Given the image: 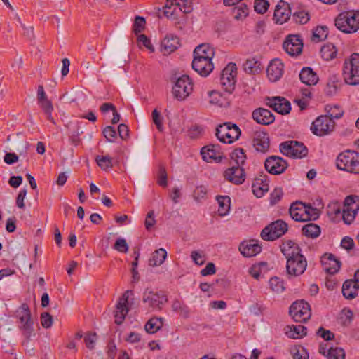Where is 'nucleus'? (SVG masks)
<instances>
[{
  "mask_svg": "<svg viewBox=\"0 0 359 359\" xmlns=\"http://www.w3.org/2000/svg\"><path fill=\"white\" fill-rule=\"evenodd\" d=\"M283 195V191L282 188L280 187H276L274 189V190L271 194L270 196V203L272 205H275L278 203L280 199L282 198Z\"/></svg>",
  "mask_w": 359,
  "mask_h": 359,
  "instance_id": "obj_60",
  "label": "nucleus"
},
{
  "mask_svg": "<svg viewBox=\"0 0 359 359\" xmlns=\"http://www.w3.org/2000/svg\"><path fill=\"white\" fill-rule=\"evenodd\" d=\"M291 16V10L289 4L280 0L276 6L273 18L276 24L282 25L286 22Z\"/></svg>",
  "mask_w": 359,
  "mask_h": 359,
  "instance_id": "obj_22",
  "label": "nucleus"
},
{
  "mask_svg": "<svg viewBox=\"0 0 359 359\" xmlns=\"http://www.w3.org/2000/svg\"><path fill=\"white\" fill-rule=\"evenodd\" d=\"M193 90V83L187 75H182L176 81L173 88L172 93L178 100H184Z\"/></svg>",
  "mask_w": 359,
  "mask_h": 359,
  "instance_id": "obj_15",
  "label": "nucleus"
},
{
  "mask_svg": "<svg viewBox=\"0 0 359 359\" xmlns=\"http://www.w3.org/2000/svg\"><path fill=\"white\" fill-rule=\"evenodd\" d=\"M283 47L288 55L294 57L302 53L303 43L299 36L290 35L284 41Z\"/></svg>",
  "mask_w": 359,
  "mask_h": 359,
  "instance_id": "obj_18",
  "label": "nucleus"
},
{
  "mask_svg": "<svg viewBox=\"0 0 359 359\" xmlns=\"http://www.w3.org/2000/svg\"><path fill=\"white\" fill-rule=\"evenodd\" d=\"M231 158L236 164V166L243 167L247 157L243 148H236L231 154Z\"/></svg>",
  "mask_w": 359,
  "mask_h": 359,
  "instance_id": "obj_42",
  "label": "nucleus"
},
{
  "mask_svg": "<svg viewBox=\"0 0 359 359\" xmlns=\"http://www.w3.org/2000/svg\"><path fill=\"white\" fill-rule=\"evenodd\" d=\"M289 313L294 321L299 323H306L311 316L310 305L304 300L293 302Z\"/></svg>",
  "mask_w": 359,
  "mask_h": 359,
  "instance_id": "obj_13",
  "label": "nucleus"
},
{
  "mask_svg": "<svg viewBox=\"0 0 359 359\" xmlns=\"http://www.w3.org/2000/svg\"><path fill=\"white\" fill-rule=\"evenodd\" d=\"M320 53L324 60L330 61L336 57L337 50L332 43H327L321 48Z\"/></svg>",
  "mask_w": 359,
  "mask_h": 359,
  "instance_id": "obj_41",
  "label": "nucleus"
},
{
  "mask_svg": "<svg viewBox=\"0 0 359 359\" xmlns=\"http://www.w3.org/2000/svg\"><path fill=\"white\" fill-rule=\"evenodd\" d=\"M215 55L214 48L208 43L198 46L194 50V57H202L212 60Z\"/></svg>",
  "mask_w": 359,
  "mask_h": 359,
  "instance_id": "obj_35",
  "label": "nucleus"
},
{
  "mask_svg": "<svg viewBox=\"0 0 359 359\" xmlns=\"http://www.w3.org/2000/svg\"><path fill=\"white\" fill-rule=\"evenodd\" d=\"M343 75L347 84H359V53H354L344 60Z\"/></svg>",
  "mask_w": 359,
  "mask_h": 359,
  "instance_id": "obj_4",
  "label": "nucleus"
},
{
  "mask_svg": "<svg viewBox=\"0 0 359 359\" xmlns=\"http://www.w3.org/2000/svg\"><path fill=\"white\" fill-rule=\"evenodd\" d=\"M280 248L287 259V273L294 276L303 274L307 267V260L302 254L299 245L292 240H287L283 241Z\"/></svg>",
  "mask_w": 359,
  "mask_h": 359,
  "instance_id": "obj_1",
  "label": "nucleus"
},
{
  "mask_svg": "<svg viewBox=\"0 0 359 359\" xmlns=\"http://www.w3.org/2000/svg\"><path fill=\"white\" fill-rule=\"evenodd\" d=\"M202 158L206 162H212L213 161L220 162L222 159L221 152L218 149V147L210 144L203 147L201 150Z\"/></svg>",
  "mask_w": 359,
  "mask_h": 359,
  "instance_id": "obj_28",
  "label": "nucleus"
},
{
  "mask_svg": "<svg viewBox=\"0 0 359 359\" xmlns=\"http://www.w3.org/2000/svg\"><path fill=\"white\" fill-rule=\"evenodd\" d=\"M343 296L347 299H353L358 295V288L353 279L346 280L342 285Z\"/></svg>",
  "mask_w": 359,
  "mask_h": 359,
  "instance_id": "obj_33",
  "label": "nucleus"
},
{
  "mask_svg": "<svg viewBox=\"0 0 359 359\" xmlns=\"http://www.w3.org/2000/svg\"><path fill=\"white\" fill-rule=\"evenodd\" d=\"M337 28L344 33H355L359 29V11H348L339 13L335 19Z\"/></svg>",
  "mask_w": 359,
  "mask_h": 359,
  "instance_id": "obj_2",
  "label": "nucleus"
},
{
  "mask_svg": "<svg viewBox=\"0 0 359 359\" xmlns=\"http://www.w3.org/2000/svg\"><path fill=\"white\" fill-rule=\"evenodd\" d=\"M190 13L193 10L192 0H167L163 6V14L168 18L176 19V10Z\"/></svg>",
  "mask_w": 359,
  "mask_h": 359,
  "instance_id": "obj_8",
  "label": "nucleus"
},
{
  "mask_svg": "<svg viewBox=\"0 0 359 359\" xmlns=\"http://www.w3.org/2000/svg\"><path fill=\"white\" fill-rule=\"evenodd\" d=\"M293 20L299 24H305L309 20V15L304 11L295 12L292 15Z\"/></svg>",
  "mask_w": 359,
  "mask_h": 359,
  "instance_id": "obj_56",
  "label": "nucleus"
},
{
  "mask_svg": "<svg viewBox=\"0 0 359 359\" xmlns=\"http://www.w3.org/2000/svg\"><path fill=\"white\" fill-rule=\"evenodd\" d=\"M168 300L165 292L162 290L154 291L147 289L143 293L142 302L150 311H161Z\"/></svg>",
  "mask_w": 359,
  "mask_h": 359,
  "instance_id": "obj_5",
  "label": "nucleus"
},
{
  "mask_svg": "<svg viewBox=\"0 0 359 359\" xmlns=\"http://www.w3.org/2000/svg\"><path fill=\"white\" fill-rule=\"evenodd\" d=\"M152 120L154 123L156 125V128L159 132H163L164 127L163 123V118L161 116V113L155 109L151 114Z\"/></svg>",
  "mask_w": 359,
  "mask_h": 359,
  "instance_id": "obj_54",
  "label": "nucleus"
},
{
  "mask_svg": "<svg viewBox=\"0 0 359 359\" xmlns=\"http://www.w3.org/2000/svg\"><path fill=\"white\" fill-rule=\"evenodd\" d=\"M157 183L162 187H166L168 185V175L165 168L161 165L157 174Z\"/></svg>",
  "mask_w": 359,
  "mask_h": 359,
  "instance_id": "obj_52",
  "label": "nucleus"
},
{
  "mask_svg": "<svg viewBox=\"0 0 359 359\" xmlns=\"http://www.w3.org/2000/svg\"><path fill=\"white\" fill-rule=\"evenodd\" d=\"M114 248L118 252L126 253L128 251V245L126 239L118 238L114 245Z\"/></svg>",
  "mask_w": 359,
  "mask_h": 359,
  "instance_id": "obj_59",
  "label": "nucleus"
},
{
  "mask_svg": "<svg viewBox=\"0 0 359 359\" xmlns=\"http://www.w3.org/2000/svg\"><path fill=\"white\" fill-rule=\"evenodd\" d=\"M95 161L98 166L103 170H107L113 167L112 158L109 156H97Z\"/></svg>",
  "mask_w": 359,
  "mask_h": 359,
  "instance_id": "obj_47",
  "label": "nucleus"
},
{
  "mask_svg": "<svg viewBox=\"0 0 359 359\" xmlns=\"http://www.w3.org/2000/svg\"><path fill=\"white\" fill-rule=\"evenodd\" d=\"M269 285L270 288L277 293L283 292L285 290L284 281L277 276L271 278Z\"/></svg>",
  "mask_w": 359,
  "mask_h": 359,
  "instance_id": "obj_45",
  "label": "nucleus"
},
{
  "mask_svg": "<svg viewBox=\"0 0 359 359\" xmlns=\"http://www.w3.org/2000/svg\"><path fill=\"white\" fill-rule=\"evenodd\" d=\"M283 72L284 65L278 58L272 60L266 69L267 76L273 82L278 81L282 77Z\"/></svg>",
  "mask_w": 359,
  "mask_h": 359,
  "instance_id": "obj_24",
  "label": "nucleus"
},
{
  "mask_svg": "<svg viewBox=\"0 0 359 359\" xmlns=\"http://www.w3.org/2000/svg\"><path fill=\"white\" fill-rule=\"evenodd\" d=\"M290 217L296 222H305L306 213V203L297 201L292 203L289 209Z\"/></svg>",
  "mask_w": 359,
  "mask_h": 359,
  "instance_id": "obj_25",
  "label": "nucleus"
},
{
  "mask_svg": "<svg viewBox=\"0 0 359 359\" xmlns=\"http://www.w3.org/2000/svg\"><path fill=\"white\" fill-rule=\"evenodd\" d=\"M219 204L218 213L220 216L226 215L230 210L231 199L228 196H217L216 198Z\"/></svg>",
  "mask_w": 359,
  "mask_h": 359,
  "instance_id": "obj_40",
  "label": "nucleus"
},
{
  "mask_svg": "<svg viewBox=\"0 0 359 359\" xmlns=\"http://www.w3.org/2000/svg\"><path fill=\"white\" fill-rule=\"evenodd\" d=\"M41 109L46 114L47 119L53 124H55L54 118L52 116V112L53 111V106L52 102H47L45 106L41 107Z\"/></svg>",
  "mask_w": 359,
  "mask_h": 359,
  "instance_id": "obj_62",
  "label": "nucleus"
},
{
  "mask_svg": "<svg viewBox=\"0 0 359 359\" xmlns=\"http://www.w3.org/2000/svg\"><path fill=\"white\" fill-rule=\"evenodd\" d=\"M130 294H133L132 290H127L119 299L114 311L115 323L121 325L124 320L128 313V298Z\"/></svg>",
  "mask_w": 359,
  "mask_h": 359,
  "instance_id": "obj_17",
  "label": "nucleus"
},
{
  "mask_svg": "<svg viewBox=\"0 0 359 359\" xmlns=\"http://www.w3.org/2000/svg\"><path fill=\"white\" fill-rule=\"evenodd\" d=\"M287 231V224L282 219H278L262 231L261 237L265 241H274L285 235Z\"/></svg>",
  "mask_w": 359,
  "mask_h": 359,
  "instance_id": "obj_10",
  "label": "nucleus"
},
{
  "mask_svg": "<svg viewBox=\"0 0 359 359\" xmlns=\"http://www.w3.org/2000/svg\"><path fill=\"white\" fill-rule=\"evenodd\" d=\"M280 151L292 158H302L307 156L308 149L304 143L297 140L285 141L279 145Z\"/></svg>",
  "mask_w": 359,
  "mask_h": 359,
  "instance_id": "obj_6",
  "label": "nucleus"
},
{
  "mask_svg": "<svg viewBox=\"0 0 359 359\" xmlns=\"http://www.w3.org/2000/svg\"><path fill=\"white\" fill-rule=\"evenodd\" d=\"M336 123L327 115H321L316 118L311 126V132L317 136H325L332 132Z\"/></svg>",
  "mask_w": 359,
  "mask_h": 359,
  "instance_id": "obj_11",
  "label": "nucleus"
},
{
  "mask_svg": "<svg viewBox=\"0 0 359 359\" xmlns=\"http://www.w3.org/2000/svg\"><path fill=\"white\" fill-rule=\"evenodd\" d=\"M339 88V81L335 78L329 79L324 89V92L327 96L334 95Z\"/></svg>",
  "mask_w": 359,
  "mask_h": 359,
  "instance_id": "obj_46",
  "label": "nucleus"
},
{
  "mask_svg": "<svg viewBox=\"0 0 359 359\" xmlns=\"http://www.w3.org/2000/svg\"><path fill=\"white\" fill-rule=\"evenodd\" d=\"M37 100L41 107L45 106L47 102H51L47 97L43 86L39 85L37 89Z\"/></svg>",
  "mask_w": 359,
  "mask_h": 359,
  "instance_id": "obj_58",
  "label": "nucleus"
},
{
  "mask_svg": "<svg viewBox=\"0 0 359 359\" xmlns=\"http://www.w3.org/2000/svg\"><path fill=\"white\" fill-rule=\"evenodd\" d=\"M191 257L194 262L197 265H203L205 262V255L198 251H192Z\"/></svg>",
  "mask_w": 359,
  "mask_h": 359,
  "instance_id": "obj_64",
  "label": "nucleus"
},
{
  "mask_svg": "<svg viewBox=\"0 0 359 359\" xmlns=\"http://www.w3.org/2000/svg\"><path fill=\"white\" fill-rule=\"evenodd\" d=\"M17 317L19 318L20 322L19 329L22 331L23 334L27 338H29L34 331V329L33 321L31 317V311L27 304L24 303L20 306L19 310L17 311Z\"/></svg>",
  "mask_w": 359,
  "mask_h": 359,
  "instance_id": "obj_14",
  "label": "nucleus"
},
{
  "mask_svg": "<svg viewBox=\"0 0 359 359\" xmlns=\"http://www.w3.org/2000/svg\"><path fill=\"white\" fill-rule=\"evenodd\" d=\"M243 69L247 74H255L262 70V64L260 61L255 57L246 60L243 64Z\"/></svg>",
  "mask_w": 359,
  "mask_h": 359,
  "instance_id": "obj_36",
  "label": "nucleus"
},
{
  "mask_svg": "<svg viewBox=\"0 0 359 359\" xmlns=\"http://www.w3.org/2000/svg\"><path fill=\"white\" fill-rule=\"evenodd\" d=\"M287 166V162L278 156H271L264 162L266 170L272 175H280L284 172Z\"/></svg>",
  "mask_w": 359,
  "mask_h": 359,
  "instance_id": "obj_16",
  "label": "nucleus"
},
{
  "mask_svg": "<svg viewBox=\"0 0 359 359\" xmlns=\"http://www.w3.org/2000/svg\"><path fill=\"white\" fill-rule=\"evenodd\" d=\"M241 134L239 127L231 122H226L218 126L215 135L217 139L223 142L231 144L238 140Z\"/></svg>",
  "mask_w": 359,
  "mask_h": 359,
  "instance_id": "obj_7",
  "label": "nucleus"
},
{
  "mask_svg": "<svg viewBox=\"0 0 359 359\" xmlns=\"http://www.w3.org/2000/svg\"><path fill=\"white\" fill-rule=\"evenodd\" d=\"M359 210V196L350 195L345 198L342 210V219L346 224H351Z\"/></svg>",
  "mask_w": 359,
  "mask_h": 359,
  "instance_id": "obj_12",
  "label": "nucleus"
},
{
  "mask_svg": "<svg viewBox=\"0 0 359 359\" xmlns=\"http://www.w3.org/2000/svg\"><path fill=\"white\" fill-rule=\"evenodd\" d=\"M336 165L339 170L359 174V153L350 150L340 153L337 158Z\"/></svg>",
  "mask_w": 359,
  "mask_h": 359,
  "instance_id": "obj_3",
  "label": "nucleus"
},
{
  "mask_svg": "<svg viewBox=\"0 0 359 359\" xmlns=\"http://www.w3.org/2000/svg\"><path fill=\"white\" fill-rule=\"evenodd\" d=\"M253 142L255 149L263 154L266 153L270 147L269 135L264 131L256 133Z\"/></svg>",
  "mask_w": 359,
  "mask_h": 359,
  "instance_id": "obj_30",
  "label": "nucleus"
},
{
  "mask_svg": "<svg viewBox=\"0 0 359 359\" xmlns=\"http://www.w3.org/2000/svg\"><path fill=\"white\" fill-rule=\"evenodd\" d=\"M327 359H345V352L343 348L339 347L330 348Z\"/></svg>",
  "mask_w": 359,
  "mask_h": 359,
  "instance_id": "obj_50",
  "label": "nucleus"
},
{
  "mask_svg": "<svg viewBox=\"0 0 359 359\" xmlns=\"http://www.w3.org/2000/svg\"><path fill=\"white\" fill-rule=\"evenodd\" d=\"M192 68L198 74L205 77L213 70L214 66L212 60L198 56L194 57Z\"/></svg>",
  "mask_w": 359,
  "mask_h": 359,
  "instance_id": "obj_20",
  "label": "nucleus"
},
{
  "mask_svg": "<svg viewBox=\"0 0 359 359\" xmlns=\"http://www.w3.org/2000/svg\"><path fill=\"white\" fill-rule=\"evenodd\" d=\"M180 46V39L175 35H167L161 42V47L165 54H170Z\"/></svg>",
  "mask_w": 359,
  "mask_h": 359,
  "instance_id": "obj_31",
  "label": "nucleus"
},
{
  "mask_svg": "<svg viewBox=\"0 0 359 359\" xmlns=\"http://www.w3.org/2000/svg\"><path fill=\"white\" fill-rule=\"evenodd\" d=\"M269 180L268 176L260 175V178H255L252 185V191L255 196L261 198L269 191Z\"/></svg>",
  "mask_w": 359,
  "mask_h": 359,
  "instance_id": "obj_27",
  "label": "nucleus"
},
{
  "mask_svg": "<svg viewBox=\"0 0 359 359\" xmlns=\"http://www.w3.org/2000/svg\"><path fill=\"white\" fill-rule=\"evenodd\" d=\"M269 7V3L267 0H255V11L257 13L264 14L266 13Z\"/></svg>",
  "mask_w": 359,
  "mask_h": 359,
  "instance_id": "obj_57",
  "label": "nucleus"
},
{
  "mask_svg": "<svg viewBox=\"0 0 359 359\" xmlns=\"http://www.w3.org/2000/svg\"><path fill=\"white\" fill-rule=\"evenodd\" d=\"M137 44L140 48L144 46L151 53L154 52V48L151 44L150 39L145 34H140L137 36Z\"/></svg>",
  "mask_w": 359,
  "mask_h": 359,
  "instance_id": "obj_51",
  "label": "nucleus"
},
{
  "mask_svg": "<svg viewBox=\"0 0 359 359\" xmlns=\"http://www.w3.org/2000/svg\"><path fill=\"white\" fill-rule=\"evenodd\" d=\"M305 222L316 220L320 216L318 210L316 208L313 207L310 203H306V213Z\"/></svg>",
  "mask_w": 359,
  "mask_h": 359,
  "instance_id": "obj_53",
  "label": "nucleus"
},
{
  "mask_svg": "<svg viewBox=\"0 0 359 359\" xmlns=\"http://www.w3.org/2000/svg\"><path fill=\"white\" fill-rule=\"evenodd\" d=\"M316 334L325 341H330L334 339V334L330 330H326L323 327H319Z\"/></svg>",
  "mask_w": 359,
  "mask_h": 359,
  "instance_id": "obj_61",
  "label": "nucleus"
},
{
  "mask_svg": "<svg viewBox=\"0 0 359 359\" xmlns=\"http://www.w3.org/2000/svg\"><path fill=\"white\" fill-rule=\"evenodd\" d=\"M327 112L329 114L327 116H330L332 120H334V118L339 119L341 118L344 114L343 109L337 105L330 107V109Z\"/></svg>",
  "mask_w": 359,
  "mask_h": 359,
  "instance_id": "obj_63",
  "label": "nucleus"
},
{
  "mask_svg": "<svg viewBox=\"0 0 359 359\" xmlns=\"http://www.w3.org/2000/svg\"><path fill=\"white\" fill-rule=\"evenodd\" d=\"M163 325V318L154 317L150 318L144 325V329L149 334L156 333Z\"/></svg>",
  "mask_w": 359,
  "mask_h": 359,
  "instance_id": "obj_39",
  "label": "nucleus"
},
{
  "mask_svg": "<svg viewBox=\"0 0 359 359\" xmlns=\"http://www.w3.org/2000/svg\"><path fill=\"white\" fill-rule=\"evenodd\" d=\"M102 133L108 142H115V140L116 139V137H117V133L113 126H106L104 128Z\"/></svg>",
  "mask_w": 359,
  "mask_h": 359,
  "instance_id": "obj_55",
  "label": "nucleus"
},
{
  "mask_svg": "<svg viewBox=\"0 0 359 359\" xmlns=\"http://www.w3.org/2000/svg\"><path fill=\"white\" fill-rule=\"evenodd\" d=\"M167 257V252L163 248H159L155 250L149 259V265L151 266H156L161 265Z\"/></svg>",
  "mask_w": 359,
  "mask_h": 359,
  "instance_id": "obj_37",
  "label": "nucleus"
},
{
  "mask_svg": "<svg viewBox=\"0 0 359 359\" xmlns=\"http://www.w3.org/2000/svg\"><path fill=\"white\" fill-rule=\"evenodd\" d=\"M323 269L330 275L336 273L341 267V262L332 254L325 253L320 259Z\"/></svg>",
  "mask_w": 359,
  "mask_h": 359,
  "instance_id": "obj_23",
  "label": "nucleus"
},
{
  "mask_svg": "<svg viewBox=\"0 0 359 359\" xmlns=\"http://www.w3.org/2000/svg\"><path fill=\"white\" fill-rule=\"evenodd\" d=\"M223 177L226 181L239 185L245 182V172L243 167L233 165L224 172Z\"/></svg>",
  "mask_w": 359,
  "mask_h": 359,
  "instance_id": "obj_19",
  "label": "nucleus"
},
{
  "mask_svg": "<svg viewBox=\"0 0 359 359\" xmlns=\"http://www.w3.org/2000/svg\"><path fill=\"white\" fill-rule=\"evenodd\" d=\"M239 251L244 257H251L262 251V246L253 240L244 241L240 244Z\"/></svg>",
  "mask_w": 359,
  "mask_h": 359,
  "instance_id": "obj_29",
  "label": "nucleus"
},
{
  "mask_svg": "<svg viewBox=\"0 0 359 359\" xmlns=\"http://www.w3.org/2000/svg\"><path fill=\"white\" fill-rule=\"evenodd\" d=\"M328 35V27L327 26H318L313 32L312 41L318 43L325 40Z\"/></svg>",
  "mask_w": 359,
  "mask_h": 359,
  "instance_id": "obj_43",
  "label": "nucleus"
},
{
  "mask_svg": "<svg viewBox=\"0 0 359 359\" xmlns=\"http://www.w3.org/2000/svg\"><path fill=\"white\" fill-rule=\"evenodd\" d=\"M252 116L257 123L265 126L271 124L275 120V116L271 111L262 107L255 109Z\"/></svg>",
  "mask_w": 359,
  "mask_h": 359,
  "instance_id": "obj_26",
  "label": "nucleus"
},
{
  "mask_svg": "<svg viewBox=\"0 0 359 359\" xmlns=\"http://www.w3.org/2000/svg\"><path fill=\"white\" fill-rule=\"evenodd\" d=\"M306 327L302 325H287L285 328V334L291 339H299L306 335Z\"/></svg>",
  "mask_w": 359,
  "mask_h": 359,
  "instance_id": "obj_34",
  "label": "nucleus"
},
{
  "mask_svg": "<svg viewBox=\"0 0 359 359\" xmlns=\"http://www.w3.org/2000/svg\"><path fill=\"white\" fill-rule=\"evenodd\" d=\"M266 104L280 114H287L291 110L290 102L282 97H272L267 98Z\"/></svg>",
  "mask_w": 359,
  "mask_h": 359,
  "instance_id": "obj_21",
  "label": "nucleus"
},
{
  "mask_svg": "<svg viewBox=\"0 0 359 359\" xmlns=\"http://www.w3.org/2000/svg\"><path fill=\"white\" fill-rule=\"evenodd\" d=\"M320 232V226L314 223H309L304 225L302 229V235L311 238L318 237Z\"/></svg>",
  "mask_w": 359,
  "mask_h": 359,
  "instance_id": "obj_38",
  "label": "nucleus"
},
{
  "mask_svg": "<svg viewBox=\"0 0 359 359\" xmlns=\"http://www.w3.org/2000/svg\"><path fill=\"white\" fill-rule=\"evenodd\" d=\"M299 76L301 81L307 86L316 84L319 79L317 74L309 67H303Z\"/></svg>",
  "mask_w": 359,
  "mask_h": 359,
  "instance_id": "obj_32",
  "label": "nucleus"
},
{
  "mask_svg": "<svg viewBox=\"0 0 359 359\" xmlns=\"http://www.w3.org/2000/svg\"><path fill=\"white\" fill-rule=\"evenodd\" d=\"M172 309L174 311L179 312L184 318L189 316V310L188 306L179 299H175L172 304Z\"/></svg>",
  "mask_w": 359,
  "mask_h": 359,
  "instance_id": "obj_44",
  "label": "nucleus"
},
{
  "mask_svg": "<svg viewBox=\"0 0 359 359\" xmlns=\"http://www.w3.org/2000/svg\"><path fill=\"white\" fill-rule=\"evenodd\" d=\"M146 21L143 17L136 16L133 25V31L135 35H138L145 28Z\"/></svg>",
  "mask_w": 359,
  "mask_h": 359,
  "instance_id": "obj_49",
  "label": "nucleus"
},
{
  "mask_svg": "<svg viewBox=\"0 0 359 359\" xmlns=\"http://www.w3.org/2000/svg\"><path fill=\"white\" fill-rule=\"evenodd\" d=\"M236 76L237 67L235 63H229L222 71L220 85L222 88L228 94H231L235 90Z\"/></svg>",
  "mask_w": 359,
  "mask_h": 359,
  "instance_id": "obj_9",
  "label": "nucleus"
},
{
  "mask_svg": "<svg viewBox=\"0 0 359 359\" xmlns=\"http://www.w3.org/2000/svg\"><path fill=\"white\" fill-rule=\"evenodd\" d=\"M208 189L204 185L197 186L193 192V198L197 201L200 202L202 200L207 198Z\"/></svg>",
  "mask_w": 359,
  "mask_h": 359,
  "instance_id": "obj_48",
  "label": "nucleus"
}]
</instances>
